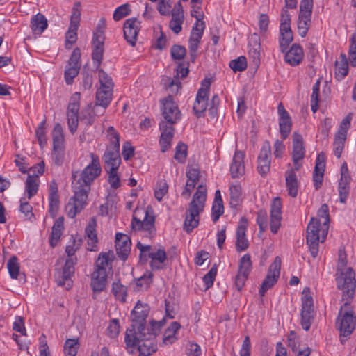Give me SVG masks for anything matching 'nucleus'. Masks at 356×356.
<instances>
[{
	"label": "nucleus",
	"mask_w": 356,
	"mask_h": 356,
	"mask_svg": "<svg viewBox=\"0 0 356 356\" xmlns=\"http://www.w3.org/2000/svg\"><path fill=\"white\" fill-rule=\"evenodd\" d=\"M312 24V17L299 15L297 20V29L298 34L304 38L307 34L309 27Z\"/></svg>",
	"instance_id": "a19ab883"
},
{
	"label": "nucleus",
	"mask_w": 356,
	"mask_h": 356,
	"mask_svg": "<svg viewBox=\"0 0 356 356\" xmlns=\"http://www.w3.org/2000/svg\"><path fill=\"white\" fill-rule=\"evenodd\" d=\"M79 347V340L76 339H67L64 345V352L65 356H76Z\"/></svg>",
	"instance_id": "a18cd8bd"
},
{
	"label": "nucleus",
	"mask_w": 356,
	"mask_h": 356,
	"mask_svg": "<svg viewBox=\"0 0 356 356\" xmlns=\"http://www.w3.org/2000/svg\"><path fill=\"white\" fill-rule=\"evenodd\" d=\"M195 14L196 16L191 15V17H195L196 19V22L193 26L191 33H202V34H203V31L205 29V22L202 20L204 16L203 12L202 11V10H198V13Z\"/></svg>",
	"instance_id": "3c124183"
},
{
	"label": "nucleus",
	"mask_w": 356,
	"mask_h": 356,
	"mask_svg": "<svg viewBox=\"0 0 356 356\" xmlns=\"http://www.w3.org/2000/svg\"><path fill=\"white\" fill-rule=\"evenodd\" d=\"M244 154L242 152L236 151L233 156L230 165V173L232 177L236 178L242 176L245 172L243 164Z\"/></svg>",
	"instance_id": "c756f323"
},
{
	"label": "nucleus",
	"mask_w": 356,
	"mask_h": 356,
	"mask_svg": "<svg viewBox=\"0 0 356 356\" xmlns=\"http://www.w3.org/2000/svg\"><path fill=\"white\" fill-rule=\"evenodd\" d=\"M168 191V184L164 179L160 180L156 183V186L154 190V196L158 201H161L164 195L167 194Z\"/></svg>",
	"instance_id": "8fccbe9b"
},
{
	"label": "nucleus",
	"mask_w": 356,
	"mask_h": 356,
	"mask_svg": "<svg viewBox=\"0 0 356 356\" xmlns=\"http://www.w3.org/2000/svg\"><path fill=\"white\" fill-rule=\"evenodd\" d=\"M165 319L152 321L151 329L142 331H126L124 341L127 348L138 346V356H149L157 350L156 336L164 325Z\"/></svg>",
	"instance_id": "f257e3e1"
},
{
	"label": "nucleus",
	"mask_w": 356,
	"mask_h": 356,
	"mask_svg": "<svg viewBox=\"0 0 356 356\" xmlns=\"http://www.w3.org/2000/svg\"><path fill=\"white\" fill-rule=\"evenodd\" d=\"M285 53L284 60L291 66L299 65L304 58L303 49L297 44H293L289 51H285Z\"/></svg>",
	"instance_id": "bb28decb"
},
{
	"label": "nucleus",
	"mask_w": 356,
	"mask_h": 356,
	"mask_svg": "<svg viewBox=\"0 0 356 356\" xmlns=\"http://www.w3.org/2000/svg\"><path fill=\"white\" fill-rule=\"evenodd\" d=\"M325 168V157L323 153L318 154L313 174L314 188L318 190L322 185Z\"/></svg>",
	"instance_id": "a878e982"
},
{
	"label": "nucleus",
	"mask_w": 356,
	"mask_h": 356,
	"mask_svg": "<svg viewBox=\"0 0 356 356\" xmlns=\"http://www.w3.org/2000/svg\"><path fill=\"white\" fill-rule=\"evenodd\" d=\"M350 63L352 66H356V33L352 35L349 47Z\"/></svg>",
	"instance_id": "774afa93"
},
{
	"label": "nucleus",
	"mask_w": 356,
	"mask_h": 356,
	"mask_svg": "<svg viewBox=\"0 0 356 356\" xmlns=\"http://www.w3.org/2000/svg\"><path fill=\"white\" fill-rule=\"evenodd\" d=\"M7 268L11 278L17 279L19 275V264L16 256H13L10 258L7 263Z\"/></svg>",
	"instance_id": "49530a36"
},
{
	"label": "nucleus",
	"mask_w": 356,
	"mask_h": 356,
	"mask_svg": "<svg viewBox=\"0 0 356 356\" xmlns=\"http://www.w3.org/2000/svg\"><path fill=\"white\" fill-rule=\"evenodd\" d=\"M295 171L296 170L294 168L286 170L285 172L286 187L289 195L291 197L297 196L299 188V183Z\"/></svg>",
	"instance_id": "c85d7f7f"
},
{
	"label": "nucleus",
	"mask_w": 356,
	"mask_h": 356,
	"mask_svg": "<svg viewBox=\"0 0 356 356\" xmlns=\"http://www.w3.org/2000/svg\"><path fill=\"white\" fill-rule=\"evenodd\" d=\"M54 150L65 149V139L63 127L60 124L56 123L52 131Z\"/></svg>",
	"instance_id": "c9c22d12"
},
{
	"label": "nucleus",
	"mask_w": 356,
	"mask_h": 356,
	"mask_svg": "<svg viewBox=\"0 0 356 356\" xmlns=\"http://www.w3.org/2000/svg\"><path fill=\"white\" fill-rule=\"evenodd\" d=\"M74 195L69 200L65 207L67 215L70 218H74L76 215L87 205L88 193L80 189L72 187Z\"/></svg>",
	"instance_id": "9b49d317"
},
{
	"label": "nucleus",
	"mask_w": 356,
	"mask_h": 356,
	"mask_svg": "<svg viewBox=\"0 0 356 356\" xmlns=\"http://www.w3.org/2000/svg\"><path fill=\"white\" fill-rule=\"evenodd\" d=\"M291 15L288 8L284 7L281 10L280 26V48L282 52L287 49L288 46L293 41V32L291 29Z\"/></svg>",
	"instance_id": "9d476101"
},
{
	"label": "nucleus",
	"mask_w": 356,
	"mask_h": 356,
	"mask_svg": "<svg viewBox=\"0 0 356 356\" xmlns=\"http://www.w3.org/2000/svg\"><path fill=\"white\" fill-rule=\"evenodd\" d=\"M328 227H321V222L315 218H312L307 227V244L309 252L314 258L318 253L319 243H323L327 237Z\"/></svg>",
	"instance_id": "39448f33"
},
{
	"label": "nucleus",
	"mask_w": 356,
	"mask_h": 356,
	"mask_svg": "<svg viewBox=\"0 0 356 356\" xmlns=\"http://www.w3.org/2000/svg\"><path fill=\"white\" fill-rule=\"evenodd\" d=\"M154 222V216L153 215H149L147 210L145 212V216L143 221L138 219L136 217L133 216L131 228L135 231H142L147 237L152 238L156 234Z\"/></svg>",
	"instance_id": "f3484780"
},
{
	"label": "nucleus",
	"mask_w": 356,
	"mask_h": 356,
	"mask_svg": "<svg viewBox=\"0 0 356 356\" xmlns=\"http://www.w3.org/2000/svg\"><path fill=\"white\" fill-rule=\"evenodd\" d=\"M79 26L72 27L70 25L68 31L66 33L65 47L71 48L72 45L76 42L77 40V30Z\"/></svg>",
	"instance_id": "864d4df0"
},
{
	"label": "nucleus",
	"mask_w": 356,
	"mask_h": 356,
	"mask_svg": "<svg viewBox=\"0 0 356 356\" xmlns=\"http://www.w3.org/2000/svg\"><path fill=\"white\" fill-rule=\"evenodd\" d=\"M153 274L147 271L136 281V286L139 289L147 290L152 282Z\"/></svg>",
	"instance_id": "09e8293b"
},
{
	"label": "nucleus",
	"mask_w": 356,
	"mask_h": 356,
	"mask_svg": "<svg viewBox=\"0 0 356 356\" xmlns=\"http://www.w3.org/2000/svg\"><path fill=\"white\" fill-rule=\"evenodd\" d=\"M81 17V4L79 2L74 3L71 15L70 24L72 27L79 26Z\"/></svg>",
	"instance_id": "6e6d98bb"
},
{
	"label": "nucleus",
	"mask_w": 356,
	"mask_h": 356,
	"mask_svg": "<svg viewBox=\"0 0 356 356\" xmlns=\"http://www.w3.org/2000/svg\"><path fill=\"white\" fill-rule=\"evenodd\" d=\"M229 67L234 72H242L247 67V60L245 56H239L229 62Z\"/></svg>",
	"instance_id": "603ef678"
},
{
	"label": "nucleus",
	"mask_w": 356,
	"mask_h": 356,
	"mask_svg": "<svg viewBox=\"0 0 356 356\" xmlns=\"http://www.w3.org/2000/svg\"><path fill=\"white\" fill-rule=\"evenodd\" d=\"M259 37L257 34L251 36L249 41L248 54L250 58L253 59L255 65H258L260 61V49Z\"/></svg>",
	"instance_id": "2f4dec72"
},
{
	"label": "nucleus",
	"mask_w": 356,
	"mask_h": 356,
	"mask_svg": "<svg viewBox=\"0 0 356 356\" xmlns=\"http://www.w3.org/2000/svg\"><path fill=\"white\" fill-rule=\"evenodd\" d=\"M149 312V307L146 303L138 300L131 313V325L127 331H142L150 330L151 326L147 327L146 319Z\"/></svg>",
	"instance_id": "1a4fd4ad"
},
{
	"label": "nucleus",
	"mask_w": 356,
	"mask_h": 356,
	"mask_svg": "<svg viewBox=\"0 0 356 356\" xmlns=\"http://www.w3.org/2000/svg\"><path fill=\"white\" fill-rule=\"evenodd\" d=\"M281 259L277 257L268 268V274L264 279L259 293L264 296L265 293L270 289L277 282L280 274Z\"/></svg>",
	"instance_id": "dca6fc26"
},
{
	"label": "nucleus",
	"mask_w": 356,
	"mask_h": 356,
	"mask_svg": "<svg viewBox=\"0 0 356 356\" xmlns=\"http://www.w3.org/2000/svg\"><path fill=\"white\" fill-rule=\"evenodd\" d=\"M130 12L129 5L128 3L123 4L115 9L113 13V19L115 21H119L128 15Z\"/></svg>",
	"instance_id": "0e129e2a"
},
{
	"label": "nucleus",
	"mask_w": 356,
	"mask_h": 356,
	"mask_svg": "<svg viewBox=\"0 0 356 356\" xmlns=\"http://www.w3.org/2000/svg\"><path fill=\"white\" fill-rule=\"evenodd\" d=\"M45 120H43L35 130V136L38 138L40 147H43L47 143Z\"/></svg>",
	"instance_id": "13d9d810"
},
{
	"label": "nucleus",
	"mask_w": 356,
	"mask_h": 356,
	"mask_svg": "<svg viewBox=\"0 0 356 356\" xmlns=\"http://www.w3.org/2000/svg\"><path fill=\"white\" fill-rule=\"evenodd\" d=\"M305 149L302 136L298 133H293L292 158L296 171H298L302 166L300 161L305 157Z\"/></svg>",
	"instance_id": "a211bd4d"
},
{
	"label": "nucleus",
	"mask_w": 356,
	"mask_h": 356,
	"mask_svg": "<svg viewBox=\"0 0 356 356\" xmlns=\"http://www.w3.org/2000/svg\"><path fill=\"white\" fill-rule=\"evenodd\" d=\"M163 107L161 122L176 124L181 118V112L173 101L172 96L168 95L162 101Z\"/></svg>",
	"instance_id": "4468645a"
},
{
	"label": "nucleus",
	"mask_w": 356,
	"mask_h": 356,
	"mask_svg": "<svg viewBox=\"0 0 356 356\" xmlns=\"http://www.w3.org/2000/svg\"><path fill=\"white\" fill-rule=\"evenodd\" d=\"M302 310H301V325L302 328L307 331L311 327L313 321V298L310 296V289L305 287L302 291Z\"/></svg>",
	"instance_id": "ddd939ff"
},
{
	"label": "nucleus",
	"mask_w": 356,
	"mask_h": 356,
	"mask_svg": "<svg viewBox=\"0 0 356 356\" xmlns=\"http://www.w3.org/2000/svg\"><path fill=\"white\" fill-rule=\"evenodd\" d=\"M81 242V239L76 241L73 238L71 243L66 246L65 252L68 259L65 261L62 270H58L54 275L58 286H63L67 290L70 289L72 285L71 277L74 273V265L76 263V257H72L79 249Z\"/></svg>",
	"instance_id": "7ed1b4c3"
},
{
	"label": "nucleus",
	"mask_w": 356,
	"mask_h": 356,
	"mask_svg": "<svg viewBox=\"0 0 356 356\" xmlns=\"http://www.w3.org/2000/svg\"><path fill=\"white\" fill-rule=\"evenodd\" d=\"M40 179L37 175H28L25 182V191L28 199L33 197L38 192Z\"/></svg>",
	"instance_id": "58836bf2"
},
{
	"label": "nucleus",
	"mask_w": 356,
	"mask_h": 356,
	"mask_svg": "<svg viewBox=\"0 0 356 356\" xmlns=\"http://www.w3.org/2000/svg\"><path fill=\"white\" fill-rule=\"evenodd\" d=\"M352 118L348 114L341 122L333 143L334 154L337 158H340L344 148L346 140L347 131L350 127Z\"/></svg>",
	"instance_id": "2eb2a0df"
},
{
	"label": "nucleus",
	"mask_w": 356,
	"mask_h": 356,
	"mask_svg": "<svg viewBox=\"0 0 356 356\" xmlns=\"http://www.w3.org/2000/svg\"><path fill=\"white\" fill-rule=\"evenodd\" d=\"M337 273V288L342 291V302H352L355 291V273L351 268Z\"/></svg>",
	"instance_id": "6e6552de"
},
{
	"label": "nucleus",
	"mask_w": 356,
	"mask_h": 356,
	"mask_svg": "<svg viewBox=\"0 0 356 356\" xmlns=\"http://www.w3.org/2000/svg\"><path fill=\"white\" fill-rule=\"evenodd\" d=\"M98 76L100 87L96 92V104L92 110L94 113H97L98 106H102L104 111L110 104L113 97V82L111 77L102 69L98 71Z\"/></svg>",
	"instance_id": "0eeeda50"
},
{
	"label": "nucleus",
	"mask_w": 356,
	"mask_h": 356,
	"mask_svg": "<svg viewBox=\"0 0 356 356\" xmlns=\"http://www.w3.org/2000/svg\"><path fill=\"white\" fill-rule=\"evenodd\" d=\"M102 159L105 171L118 170L121 164L120 149L106 148Z\"/></svg>",
	"instance_id": "6ab92c4d"
},
{
	"label": "nucleus",
	"mask_w": 356,
	"mask_h": 356,
	"mask_svg": "<svg viewBox=\"0 0 356 356\" xmlns=\"http://www.w3.org/2000/svg\"><path fill=\"white\" fill-rule=\"evenodd\" d=\"M131 242L129 237L122 233H117L115 235V250L118 257L125 261L131 250Z\"/></svg>",
	"instance_id": "5701e85b"
},
{
	"label": "nucleus",
	"mask_w": 356,
	"mask_h": 356,
	"mask_svg": "<svg viewBox=\"0 0 356 356\" xmlns=\"http://www.w3.org/2000/svg\"><path fill=\"white\" fill-rule=\"evenodd\" d=\"M206 197V188L202 185H200L193 195L188 209L186 211L184 229L187 233H191L194 228L198 226L200 220L199 215L204 209Z\"/></svg>",
	"instance_id": "20e7f679"
},
{
	"label": "nucleus",
	"mask_w": 356,
	"mask_h": 356,
	"mask_svg": "<svg viewBox=\"0 0 356 356\" xmlns=\"http://www.w3.org/2000/svg\"><path fill=\"white\" fill-rule=\"evenodd\" d=\"M181 328V325L177 321L171 323L163 334V341L165 344H172L177 339V332Z\"/></svg>",
	"instance_id": "4c0bfd02"
},
{
	"label": "nucleus",
	"mask_w": 356,
	"mask_h": 356,
	"mask_svg": "<svg viewBox=\"0 0 356 356\" xmlns=\"http://www.w3.org/2000/svg\"><path fill=\"white\" fill-rule=\"evenodd\" d=\"M107 278V272L94 271L92 274L91 286L92 290L96 292L103 291L106 286Z\"/></svg>",
	"instance_id": "e433bc0d"
},
{
	"label": "nucleus",
	"mask_w": 356,
	"mask_h": 356,
	"mask_svg": "<svg viewBox=\"0 0 356 356\" xmlns=\"http://www.w3.org/2000/svg\"><path fill=\"white\" fill-rule=\"evenodd\" d=\"M336 321L337 329L341 337H346L354 331L356 325V315L351 302H343Z\"/></svg>",
	"instance_id": "423d86ee"
},
{
	"label": "nucleus",
	"mask_w": 356,
	"mask_h": 356,
	"mask_svg": "<svg viewBox=\"0 0 356 356\" xmlns=\"http://www.w3.org/2000/svg\"><path fill=\"white\" fill-rule=\"evenodd\" d=\"M186 54V49L181 45H173L171 47L170 54L173 60H181Z\"/></svg>",
	"instance_id": "69168bd1"
},
{
	"label": "nucleus",
	"mask_w": 356,
	"mask_h": 356,
	"mask_svg": "<svg viewBox=\"0 0 356 356\" xmlns=\"http://www.w3.org/2000/svg\"><path fill=\"white\" fill-rule=\"evenodd\" d=\"M251 269L252 261L250 255L245 254L240 259L238 272L249 275Z\"/></svg>",
	"instance_id": "de8ad7c7"
},
{
	"label": "nucleus",
	"mask_w": 356,
	"mask_h": 356,
	"mask_svg": "<svg viewBox=\"0 0 356 356\" xmlns=\"http://www.w3.org/2000/svg\"><path fill=\"white\" fill-rule=\"evenodd\" d=\"M113 259V252H101L95 262V271L97 272H106V268L111 266Z\"/></svg>",
	"instance_id": "f704fd0d"
},
{
	"label": "nucleus",
	"mask_w": 356,
	"mask_h": 356,
	"mask_svg": "<svg viewBox=\"0 0 356 356\" xmlns=\"http://www.w3.org/2000/svg\"><path fill=\"white\" fill-rule=\"evenodd\" d=\"M112 291L115 297L120 301L124 302L127 296V288L121 284L120 280L115 282L112 284Z\"/></svg>",
	"instance_id": "79ce46f5"
},
{
	"label": "nucleus",
	"mask_w": 356,
	"mask_h": 356,
	"mask_svg": "<svg viewBox=\"0 0 356 356\" xmlns=\"http://www.w3.org/2000/svg\"><path fill=\"white\" fill-rule=\"evenodd\" d=\"M282 202L280 197L274 198L270 209V231L276 234L280 227L282 219Z\"/></svg>",
	"instance_id": "b1692460"
},
{
	"label": "nucleus",
	"mask_w": 356,
	"mask_h": 356,
	"mask_svg": "<svg viewBox=\"0 0 356 356\" xmlns=\"http://www.w3.org/2000/svg\"><path fill=\"white\" fill-rule=\"evenodd\" d=\"M224 213V207L222 202H213L212 206V220L216 222L218 220L219 218Z\"/></svg>",
	"instance_id": "338daca9"
},
{
	"label": "nucleus",
	"mask_w": 356,
	"mask_h": 356,
	"mask_svg": "<svg viewBox=\"0 0 356 356\" xmlns=\"http://www.w3.org/2000/svg\"><path fill=\"white\" fill-rule=\"evenodd\" d=\"M247 226L248 221L246 218H242L236 229V250L237 252L245 251L249 246V242L246 238Z\"/></svg>",
	"instance_id": "393cba45"
},
{
	"label": "nucleus",
	"mask_w": 356,
	"mask_h": 356,
	"mask_svg": "<svg viewBox=\"0 0 356 356\" xmlns=\"http://www.w3.org/2000/svg\"><path fill=\"white\" fill-rule=\"evenodd\" d=\"M91 162L81 172L76 171L72 172V187L80 189L88 193L90 191L92 183L96 179L102 172L99 159L94 153L90 154Z\"/></svg>",
	"instance_id": "f03ea898"
},
{
	"label": "nucleus",
	"mask_w": 356,
	"mask_h": 356,
	"mask_svg": "<svg viewBox=\"0 0 356 356\" xmlns=\"http://www.w3.org/2000/svg\"><path fill=\"white\" fill-rule=\"evenodd\" d=\"M64 218L63 217H59L57 218L52 227L51 236L49 238V243L51 247H55L60 238L62 235L63 229H64Z\"/></svg>",
	"instance_id": "72a5a7b5"
},
{
	"label": "nucleus",
	"mask_w": 356,
	"mask_h": 356,
	"mask_svg": "<svg viewBox=\"0 0 356 356\" xmlns=\"http://www.w3.org/2000/svg\"><path fill=\"white\" fill-rule=\"evenodd\" d=\"M216 274H217V267L215 265L203 277V282L204 283L206 289H208L213 286Z\"/></svg>",
	"instance_id": "680f3d73"
},
{
	"label": "nucleus",
	"mask_w": 356,
	"mask_h": 356,
	"mask_svg": "<svg viewBox=\"0 0 356 356\" xmlns=\"http://www.w3.org/2000/svg\"><path fill=\"white\" fill-rule=\"evenodd\" d=\"M350 181L340 180L339 183V199L341 203H345L349 194Z\"/></svg>",
	"instance_id": "e2e57ef3"
},
{
	"label": "nucleus",
	"mask_w": 356,
	"mask_h": 356,
	"mask_svg": "<svg viewBox=\"0 0 356 356\" xmlns=\"http://www.w3.org/2000/svg\"><path fill=\"white\" fill-rule=\"evenodd\" d=\"M186 156L187 146L182 143H179L175 148V154L174 156L175 159L179 163H183L186 159Z\"/></svg>",
	"instance_id": "5fc2aeb1"
},
{
	"label": "nucleus",
	"mask_w": 356,
	"mask_h": 356,
	"mask_svg": "<svg viewBox=\"0 0 356 356\" xmlns=\"http://www.w3.org/2000/svg\"><path fill=\"white\" fill-rule=\"evenodd\" d=\"M313 10V0H302L300 3L299 15L312 17Z\"/></svg>",
	"instance_id": "4d7b16f0"
},
{
	"label": "nucleus",
	"mask_w": 356,
	"mask_h": 356,
	"mask_svg": "<svg viewBox=\"0 0 356 356\" xmlns=\"http://www.w3.org/2000/svg\"><path fill=\"white\" fill-rule=\"evenodd\" d=\"M97 220L95 217L91 218L85 229V233L88 237V250L90 251H96L97 243L98 242L96 232Z\"/></svg>",
	"instance_id": "cd10ccee"
},
{
	"label": "nucleus",
	"mask_w": 356,
	"mask_h": 356,
	"mask_svg": "<svg viewBox=\"0 0 356 356\" xmlns=\"http://www.w3.org/2000/svg\"><path fill=\"white\" fill-rule=\"evenodd\" d=\"M211 82L209 79H205L202 82L201 88H199L193 104L194 114L197 118L204 115V112L209 106V94Z\"/></svg>",
	"instance_id": "f8f14e48"
},
{
	"label": "nucleus",
	"mask_w": 356,
	"mask_h": 356,
	"mask_svg": "<svg viewBox=\"0 0 356 356\" xmlns=\"http://www.w3.org/2000/svg\"><path fill=\"white\" fill-rule=\"evenodd\" d=\"M271 147L268 141L263 143L258 156V172L261 176H265L270 170Z\"/></svg>",
	"instance_id": "412c9836"
},
{
	"label": "nucleus",
	"mask_w": 356,
	"mask_h": 356,
	"mask_svg": "<svg viewBox=\"0 0 356 356\" xmlns=\"http://www.w3.org/2000/svg\"><path fill=\"white\" fill-rule=\"evenodd\" d=\"M106 172L108 174V182L109 183L111 187L113 189L120 188L121 183L118 170H110Z\"/></svg>",
	"instance_id": "bf43d9fd"
},
{
	"label": "nucleus",
	"mask_w": 356,
	"mask_h": 356,
	"mask_svg": "<svg viewBox=\"0 0 356 356\" xmlns=\"http://www.w3.org/2000/svg\"><path fill=\"white\" fill-rule=\"evenodd\" d=\"M106 138L110 143L106 148L120 149V136L113 127H109L106 130Z\"/></svg>",
	"instance_id": "c03bdc74"
},
{
	"label": "nucleus",
	"mask_w": 356,
	"mask_h": 356,
	"mask_svg": "<svg viewBox=\"0 0 356 356\" xmlns=\"http://www.w3.org/2000/svg\"><path fill=\"white\" fill-rule=\"evenodd\" d=\"M148 257L151 259L150 266L152 269H160V264L163 263L166 259V253L164 249H159L155 252H149Z\"/></svg>",
	"instance_id": "ea45409f"
},
{
	"label": "nucleus",
	"mask_w": 356,
	"mask_h": 356,
	"mask_svg": "<svg viewBox=\"0 0 356 356\" xmlns=\"http://www.w3.org/2000/svg\"><path fill=\"white\" fill-rule=\"evenodd\" d=\"M168 122H161L159 123V129L161 131V137L159 139V145L161 151L165 152L171 146V142L174 136V125Z\"/></svg>",
	"instance_id": "4be33fe9"
},
{
	"label": "nucleus",
	"mask_w": 356,
	"mask_h": 356,
	"mask_svg": "<svg viewBox=\"0 0 356 356\" xmlns=\"http://www.w3.org/2000/svg\"><path fill=\"white\" fill-rule=\"evenodd\" d=\"M140 22L136 17L127 19L124 24V37L127 42L134 47L140 30Z\"/></svg>",
	"instance_id": "aec40b11"
},
{
	"label": "nucleus",
	"mask_w": 356,
	"mask_h": 356,
	"mask_svg": "<svg viewBox=\"0 0 356 356\" xmlns=\"http://www.w3.org/2000/svg\"><path fill=\"white\" fill-rule=\"evenodd\" d=\"M230 206L236 208L241 202V187L240 185H232L230 186Z\"/></svg>",
	"instance_id": "37998d69"
},
{
	"label": "nucleus",
	"mask_w": 356,
	"mask_h": 356,
	"mask_svg": "<svg viewBox=\"0 0 356 356\" xmlns=\"http://www.w3.org/2000/svg\"><path fill=\"white\" fill-rule=\"evenodd\" d=\"M47 20L44 15L38 13L31 20V28L34 34L41 35L47 28Z\"/></svg>",
	"instance_id": "473e14b6"
},
{
	"label": "nucleus",
	"mask_w": 356,
	"mask_h": 356,
	"mask_svg": "<svg viewBox=\"0 0 356 356\" xmlns=\"http://www.w3.org/2000/svg\"><path fill=\"white\" fill-rule=\"evenodd\" d=\"M279 126L283 139H286L291 130L292 123L291 118L280 120Z\"/></svg>",
	"instance_id": "052dcab7"
},
{
	"label": "nucleus",
	"mask_w": 356,
	"mask_h": 356,
	"mask_svg": "<svg viewBox=\"0 0 356 356\" xmlns=\"http://www.w3.org/2000/svg\"><path fill=\"white\" fill-rule=\"evenodd\" d=\"M79 104L69 103L67 106V117L70 131L74 134L77 129L79 124Z\"/></svg>",
	"instance_id": "7c9ffc66"
}]
</instances>
